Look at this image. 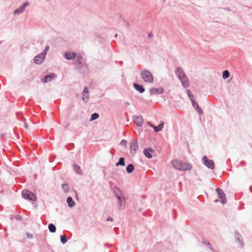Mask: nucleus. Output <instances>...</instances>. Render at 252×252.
Segmentation results:
<instances>
[{
    "mask_svg": "<svg viewBox=\"0 0 252 252\" xmlns=\"http://www.w3.org/2000/svg\"><path fill=\"white\" fill-rule=\"evenodd\" d=\"M172 163L173 167L179 170L186 171L191 168V165L190 164L180 160H173Z\"/></svg>",
    "mask_w": 252,
    "mask_h": 252,
    "instance_id": "nucleus-2",
    "label": "nucleus"
},
{
    "mask_svg": "<svg viewBox=\"0 0 252 252\" xmlns=\"http://www.w3.org/2000/svg\"><path fill=\"white\" fill-rule=\"evenodd\" d=\"M126 140H123L122 141H121V144H126Z\"/></svg>",
    "mask_w": 252,
    "mask_h": 252,
    "instance_id": "nucleus-34",
    "label": "nucleus"
},
{
    "mask_svg": "<svg viewBox=\"0 0 252 252\" xmlns=\"http://www.w3.org/2000/svg\"><path fill=\"white\" fill-rule=\"evenodd\" d=\"M61 241L63 244L67 242L66 236L64 235H62L61 236Z\"/></svg>",
    "mask_w": 252,
    "mask_h": 252,
    "instance_id": "nucleus-27",
    "label": "nucleus"
},
{
    "mask_svg": "<svg viewBox=\"0 0 252 252\" xmlns=\"http://www.w3.org/2000/svg\"><path fill=\"white\" fill-rule=\"evenodd\" d=\"M206 245L207 246V247L211 250H212V251H213V249H212V246L210 244V243L207 242L206 243Z\"/></svg>",
    "mask_w": 252,
    "mask_h": 252,
    "instance_id": "nucleus-30",
    "label": "nucleus"
},
{
    "mask_svg": "<svg viewBox=\"0 0 252 252\" xmlns=\"http://www.w3.org/2000/svg\"><path fill=\"white\" fill-rule=\"evenodd\" d=\"M140 74L141 78L145 82L152 83L154 82V77L149 71L142 70L141 71Z\"/></svg>",
    "mask_w": 252,
    "mask_h": 252,
    "instance_id": "nucleus-3",
    "label": "nucleus"
},
{
    "mask_svg": "<svg viewBox=\"0 0 252 252\" xmlns=\"http://www.w3.org/2000/svg\"><path fill=\"white\" fill-rule=\"evenodd\" d=\"M175 72L179 79L181 80L183 86L185 88L189 87V80L183 69L180 67H178L176 68Z\"/></svg>",
    "mask_w": 252,
    "mask_h": 252,
    "instance_id": "nucleus-1",
    "label": "nucleus"
},
{
    "mask_svg": "<svg viewBox=\"0 0 252 252\" xmlns=\"http://www.w3.org/2000/svg\"><path fill=\"white\" fill-rule=\"evenodd\" d=\"M25 128H28V125L26 123H25Z\"/></svg>",
    "mask_w": 252,
    "mask_h": 252,
    "instance_id": "nucleus-35",
    "label": "nucleus"
},
{
    "mask_svg": "<svg viewBox=\"0 0 252 252\" xmlns=\"http://www.w3.org/2000/svg\"><path fill=\"white\" fill-rule=\"evenodd\" d=\"M22 195L25 199L35 201L36 199L35 195L30 191L25 190L22 192Z\"/></svg>",
    "mask_w": 252,
    "mask_h": 252,
    "instance_id": "nucleus-4",
    "label": "nucleus"
},
{
    "mask_svg": "<svg viewBox=\"0 0 252 252\" xmlns=\"http://www.w3.org/2000/svg\"><path fill=\"white\" fill-rule=\"evenodd\" d=\"M45 58V53H41L36 56L34 58V62L36 64H41Z\"/></svg>",
    "mask_w": 252,
    "mask_h": 252,
    "instance_id": "nucleus-8",
    "label": "nucleus"
},
{
    "mask_svg": "<svg viewBox=\"0 0 252 252\" xmlns=\"http://www.w3.org/2000/svg\"><path fill=\"white\" fill-rule=\"evenodd\" d=\"M62 188L65 191H67L69 189V186L66 184H63Z\"/></svg>",
    "mask_w": 252,
    "mask_h": 252,
    "instance_id": "nucleus-28",
    "label": "nucleus"
},
{
    "mask_svg": "<svg viewBox=\"0 0 252 252\" xmlns=\"http://www.w3.org/2000/svg\"><path fill=\"white\" fill-rule=\"evenodd\" d=\"M187 93L189 97L190 98V100L192 102L193 106H195V102L194 99L193 95L191 93V91L189 90H188L187 91Z\"/></svg>",
    "mask_w": 252,
    "mask_h": 252,
    "instance_id": "nucleus-19",
    "label": "nucleus"
},
{
    "mask_svg": "<svg viewBox=\"0 0 252 252\" xmlns=\"http://www.w3.org/2000/svg\"><path fill=\"white\" fill-rule=\"evenodd\" d=\"M149 125L151 127H153L154 128V130L156 132H158V131H160L162 129V128L163 127V123L159 124L157 126H155L154 125H153L152 124H150V123H149Z\"/></svg>",
    "mask_w": 252,
    "mask_h": 252,
    "instance_id": "nucleus-16",
    "label": "nucleus"
},
{
    "mask_svg": "<svg viewBox=\"0 0 252 252\" xmlns=\"http://www.w3.org/2000/svg\"><path fill=\"white\" fill-rule=\"evenodd\" d=\"M107 221H112L113 220V219L111 217H108L107 219Z\"/></svg>",
    "mask_w": 252,
    "mask_h": 252,
    "instance_id": "nucleus-33",
    "label": "nucleus"
},
{
    "mask_svg": "<svg viewBox=\"0 0 252 252\" xmlns=\"http://www.w3.org/2000/svg\"><path fill=\"white\" fill-rule=\"evenodd\" d=\"M144 152L145 156L148 158H150L152 157V153H153L154 151L150 148H148L145 149Z\"/></svg>",
    "mask_w": 252,
    "mask_h": 252,
    "instance_id": "nucleus-15",
    "label": "nucleus"
},
{
    "mask_svg": "<svg viewBox=\"0 0 252 252\" xmlns=\"http://www.w3.org/2000/svg\"><path fill=\"white\" fill-rule=\"evenodd\" d=\"M99 117V115L97 113H94V114H93L92 116H91V121H93V120H94L96 119H97Z\"/></svg>",
    "mask_w": 252,
    "mask_h": 252,
    "instance_id": "nucleus-26",
    "label": "nucleus"
},
{
    "mask_svg": "<svg viewBox=\"0 0 252 252\" xmlns=\"http://www.w3.org/2000/svg\"><path fill=\"white\" fill-rule=\"evenodd\" d=\"M163 89L162 88H151L150 90V93L151 94H160L163 93Z\"/></svg>",
    "mask_w": 252,
    "mask_h": 252,
    "instance_id": "nucleus-9",
    "label": "nucleus"
},
{
    "mask_svg": "<svg viewBox=\"0 0 252 252\" xmlns=\"http://www.w3.org/2000/svg\"><path fill=\"white\" fill-rule=\"evenodd\" d=\"M134 121L135 124L139 126H141L143 123V118L141 116L134 117Z\"/></svg>",
    "mask_w": 252,
    "mask_h": 252,
    "instance_id": "nucleus-11",
    "label": "nucleus"
},
{
    "mask_svg": "<svg viewBox=\"0 0 252 252\" xmlns=\"http://www.w3.org/2000/svg\"><path fill=\"white\" fill-rule=\"evenodd\" d=\"M48 228L51 232H55L56 230V226L52 223L49 224Z\"/></svg>",
    "mask_w": 252,
    "mask_h": 252,
    "instance_id": "nucleus-23",
    "label": "nucleus"
},
{
    "mask_svg": "<svg viewBox=\"0 0 252 252\" xmlns=\"http://www.w3.org/2000/svg\"><path fill=\"white\" fill-rule=\"evenodd\" d=\"M203 163L208 168L210 169H214V163L213 160L208 159L206 157H203L202 158Z\"/></svg>",
    "mask_w": 252,
    "mask_h": 252,
    "instance_id": "nucleus-7",
    "label": "nucleus"
},
{
    "mask_svg": "<svg viewBox=\"0 0 252 252\" xmlns=\"http://www.w3.org/2000/svg\"><path fill=\"white\" fill-rule=\"evenodd\" d=\"M133 86H134V88L137 91L139 92L140 93H143L144 92V91H145V89L143 88V86L139 85H138L137 84H136V83H134Z\"/></svg>",
    "mask_w": 252,
    "mask_h": 252,
    "instance_id": "nucleus-17",
    "label": "nucleus"
},
{
    "mask_svg": "<svg viewBox=\"0 0 252 252\" xmlns=\"http://www.w3.org/2000/svg\"><path fill=\"white\" fill-rule=\"evenodd\" d=\"M74 169L76 173H77L78 174H81V170L79 166L77 165H74Z\"/></svg>",
    "mask_w": 252,
    "mask_h": 252,
    "instance_id": "nucleus-24",
    "label": "nucleus"
},
{
    "mask_svg": "<svg viewBox=\"0 0 252 252\" xmlns=\"http://www.w3.org/2000/svg\"><path fill=\"white\" fill-rule=\"evenodd\" d=\"M77 60L79 63H81V60L82 59V57L81 55H78L77 57Z\"/></svg>",
    "mask_w": 252,
    "mask_h": 252,
    "instance_id": "nucleus-32",
    "label": "nucleus"
},
{
    "mask_svg": "<svg viewBox=\"0 0 252 252\" xmlns=\"http://www.w3.org/2000/svg\"><path fill=\"white\" fill-rule=\"evenodd\" d=\"M125 165V160L123 158H121L119 159V162L116 163V166H118L119 165L124 166Z\"/></svg>",
    "mask_w": 252,
    "mask_h": 252,
    "instance_id": "nucleus-25",
    "label": "nucleus"
},
{
    "mask_svg": "<svg viewBox=\"0 0 252 252\" xmlns=\"http://www.w3.org/2000/svg\"><path fill=\"white\" fill-rule=\"evenodd\" d=\"M28 5L27 2L25 3L23 5L20 6L18 9H16L14 11V14H19L24 11L26 7Z\"/></svg>",
    "mask_w": 252,
    "mask_h": 252,
    "instance_id": "nucleus-12",
    "label": "nucleus"
},
{
    "mask_svg": "<svg viewBox=\"0 0 252 252\" xmlns=\"http://www.w3.org/2000/svg\"><path fill=\"white\" fill-rule=\"evenodd\" d=\"M55 77V75L54 74H50L49 75H46L44 79V82L45 83L51 81Z\"/></svg>",
    "mask_w": 252,
    "mask_h": 252,
    "instance_id": "nucleus-18",
    "label": "nucleus"
},
{
    "mask_svg": "<svg viewBox=\"0 0 252 252\" xmlns=\"http://www.w3.org/2000/svg\"><path fill=\"white\" fill-rule=\"evenodd\" d=\"M138 148V143L136 141H133L130 144V152H134Z\"/></svg>",
    "mask_w": 252,
    "mask_h": 252,
    "instance_id": "nucleus-13",
    "label": "nucleus"
},
{
    "mask_svg": "<svg viewBox=\"0 0 252 252\" xmlns=\"http://www.w3.org/2000/svg\"><path fill=\"white\" fill-rule=\"evenodd\" d=\"M230 75V73L227 70H224L222 72V78L224 79H226V78H228Z\"/></svg>",
    "mask_w": 252,
    "mask_h": 252,
    "instance_id": "nucleus-22",
    "label": "nucleus"
},
{
    "mask_svg": "<svg viewBox=\"0 0 252 252\" xmlns=\"http://www.w3.org/2000/svg\"><path fill=\"white\" fill-rule=\"evenodd\" d=\"M66 201L69 207H73L75 205V202L71 197H68Z\"/></svg>",
    "mask_w": 252,
    "mask_h": 252,
    "instance_id": "nucleus-20",
    "label": "nucleus"
},
{
    "mask_svg": "<svg viewBox=\"0 0 252 252\" xmlns=\"http://www.w3.org/2000/svg\"><path fill=\"white\" fill-rule=\"evenodd\" d=\"M134 169V166L132 164H129L126 166V170L127 173H130L133 171Z\"/></svg>",
    "mask_w": 252,
    "mask_h": 252,
    "instance_id": "nucleus-21",
    "label": "nucleus"
},
{
    "mask_svg": "<svg viewBox=\"0 0 252 252\" xmlns=\"http://www.w3.org/2000/svg\"><path fill=\"white\" fill-rule=\"evenodd\" d=\"M76 56V53L74 52L66 53L64 54V57L67 60H71L74 59Z\"/></svg>",
    "mask_w": 252,
    "mask_h": 252,
    "instance_id": "nucleus-14",
    "label": "nucleus"
},
{
    "mask_svg": "<svg viewBox=\"0 0 252 252\" xmlns=\"http://www.w3.org/2000/svg\"><path fill=\"white\" fill-rule=\"evenodd\" d=\"M82 99L87 102L89 99V90L87 87H85L82 94Z\"/></svg>",
    "mask_w": 252,
    "mask_h": 252,
    "instance_id": "nucleus-10",
    "label": "nucleus"
},
{
    "mask_svg": "<svg viewBox=\"0 0 252 252\" xmlns=\"http://www.w3.org/2000/svg\"><path fill=\"white\" fill-rule=\"evenodd\" d=\"M113 192L115 196L118 198L120 203V206L122 207V192L121 190L117 187H115L113 188Z\"/></svg>",
    "mask_w": 252,
    "mask_h": 252,
    "instance_id": "nucleus-6",
    "label": "nucleus"
},
{
    "mask_svg": "<svg viewBox=\"0 0 252 252\" xmlns=\"http://www.w3.org/2000/svg\"><path fill=\"white\" fill-rule=\"evenodd\" d=\"M216 191L218 194L219 197L220 199V202L222 204H225L226 203V198L222 189L220 188H217L216 189Z\"/></svg>",
    "mask_w": 252,
    "mask_h": 252,
    "instance_id": "nucleus-5",
    "label": "nucleus"
},
{
    "mask_svg": "<svg viewBox=\"0 0 252 252\" xmlns=\"http://www.w3.org/2000/svg\"><path fill=\"white\" fill-rule=\"evenodd\" d=\"M197 105V104H196ZM197 108L198 109V112L200 114H201L202 113V110L199 107L198 105H197Z\"/></svg>",
    "mask_w": 252,
    "mask_h": 252,
    "instance_id": "nucleus-31",
    "label": "nucleus"
},
{
    "mask_svg": "<svg viewBox=\"0 0 252 252\" xmlns=\"http://www.w3.org/2000/svg\"><path fill=\"white\" fill-rule=\"evenodd\" d=\"M49 47L48 46H46L44 49V53H45V55H46L47 52L49 50Z\"/></svg>",
    "mask_w": 252,
    "mask_h": 252,
    "instance_id": "nucleus-29",
    "label": "nucleus"
}]
</instances>
